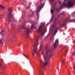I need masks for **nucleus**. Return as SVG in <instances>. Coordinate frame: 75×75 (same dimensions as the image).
I'll use <instances>...</instances> for the list:
<instances>
[{
    "mask_svg": "<svg viewBox=\"0 0 75 75\" xmlns=\"http://www.w3.org/2000/svg\"><path fill=\"white\" fill-rule=\"evenodd\" d=\"M42 0H40V1H42Z\"/></svg>",
    "mask_w": 75,
    "mask_h": 75,
    "instance_id": "7c9ffc66",
    "label": "nucleus"
},
{
    "mask_svg": "<svg viewBox=\"0 0 75 75\" xmlns=\"http://www.w3.org/2000/svg\"><path fill=\"white\" fill-rule=\"evenodd\" d=\"M38 4V2H37L36 3V5H37V4Z\"/></svg>",
    "mask_w": 75,
    "mask_h": 75,
    "instance_id": "4be33fe9",
    "label": "nucleus"
},
{
    "mask_svg": "<svg viewBox=\"0 0 75 75\" xmlns=\"http://www.w3.org/2000/svg\"><path fill=\"white\" fill-rule=\"evenodd\" d=\"M44 25H45V23H41L39 28L37 30V32L40 34V35L39 36L36 38V42H38V39H41L42 38L43 35L46 31V29L44 27Z\"/></svg>",
    "mask_w": 75,
    "mask_h": 75,
    "instance_id": "7ed1b4c3",
    "label": "nucleus"
},
{
    "mask_svg": "<svg viewBox=\"0 0 75 75\" xmlns=\"http://www.w3.org/2000/svg\"><path fill=\"white\" fill-rule=\"evenodd\" d=\"M75 13L74 12H73L72 14V16H73V17H74V13Z\"/></svg>",
    "mask_w": 75,
    "mask_h": 75,
    "instance_id": "a211bd4d",
    "label": "nucleus"
},
{
    "mask_svg": "<svg viewBox=\"0 0 75 75\" xmlns=\"http://www.w3.org/2000/svg\"><path fill=\"white\" fill-rule=\"evenodd\" d=\"M73 43H75V41H74V42H73Z\"/></svg>",
    "mask_w": 75,
    "mask_h": 75,
    "instance_id": "393cba45",
    "label": "nucleus"
},
{
    "mask_svg": "<svg viewBox=\"0 0 75 75\" xmlns=\"http://www.w3.org/2000/svg\"><path fill=\"white\" fill-rule=\"evenodd\" d=\"M31 16H32V15H31Z\"/></svg>",
    "mask_w": 75,
    "mask_h": 75,
    "instance_id": "72a5a7b5",
    "label": "nucleus"
},
{
    "mask_svg": "<svg viewBox=\"0 0 75 75\" xmlns=\"http://www.w3.org/2000/svg\"><path fill=\"white\" fill-rule=\"evenodd\" d=\"M3 32H4V31H3V30H1V32H0V33H1V35H2V39L3 38V37H4V35L3 34V33H2Z\"/></svg>",
    "mask_w": 75,
    "mask_h": 75,
    "instance_id": "f8f14e48",
    "label": "nucleus"
},
{
    "mask_svg": "<svg viewBox=\"0 0 75 75\" xmlns=\"http://www.w3.org/2000/svg\"><path fill=\"white\" fill-rule=\"evenodd\" d=\"M31 5V4H30L29 6H28V8H27V9H28V8H29V7H30V5Z\"/></svg>",
    "mask_w": 75,
    "mask_h": 75,
    "instance_id": "2eb2a0df",
    "label": "nucleus"
},
{
    "mask_svg": "<svg viewBox=\"0 0 75 75\" xmlns=\"http://www.w3.org/2000/svg\"><path fill=\"white\" fill-rule=\"evenodd\" d=\"M37 44V42H36L35 43V45L34 46V49L33 50V52L32 55H34L35 54H36L37 56H38V54H37V46L36 45Z\"/></svg>",
    "mask_w": 75,
    "mask_h": 75,
    "instance_id": "6e6552de",
    "label": "nucleus"
},
{
    "mask_svg": "<svg viewBox=\"0 0 75 75\" xmlns=\"http://www.w3.org/2000/svg\"><path fill=\"white\" fill-rule=\"evenodd\" d=\"M54 0H51V1L52 2H51V4H52V2H53Z\"/></svg>",
    "mask_w": 75,
    "mask_h": 75,
    "instance_id": "f3484780",
    "label": "nucleus"
},
{
    "mask_svg": "<svg viewBox=\"0 0 75 75\" xmlns=\"http://www.w3.org/2000/svg\"><path fill=\"white\" fill-rule=\"evenodd\" d=\"M41 44H40V50H41Z\"/></svg>",
    "mask_w": 75,
    "mask_h": 75,
    "instance_id": "6ab92c4d",
    "label": "nucleus"
},
{
    "mask_svg": "<svg viewBox=\"0 0 75 75\" xmlns=\"http://www.w3.org/2000/svg\"><path fill=\"white\" fill-rule=\"evenodd\" d=\"M54 9H51V12L52 15L50 20L51 21H52V20H53V13H54Z\"/></svg>",
    "mask_w": 75,
    "mask_h": 75,
    "instance_id": "9d476101",
    "label": "nucleus"
},
{
    "mask_svg": "<svg viewBox=\"0 0 75 75\" xmlns=\"http://www.w3.org/2000/svg\"><path fill=\"white\" fill-rule=\"evenodd\" d=\"M41 67H42V65H41Z\"/></svg>",
    "mask_w": 75,
    "mask_h": 75,
    "instance_id": "2f4dec72",
    "label": "nucleus"
},
{
    "mask_svg": "<svg viewBox=\"0 0 75 75\" xmlns=\"http://www.w3.org/2000/svg\"><path fill=\"white\" fill-rule=\"evenodd\" d=\"M75 3V1L74 0H69L68 3L65 4V1L63 2V4L62 5L61 7H59V9L54 8V9L56 11V13H59L60 9L62 8L63 7H67V8H71L72 7L74 4Z\"/></svg>",
    "mask_w": 75,
    "mask_h": 75,
    "instance_id": "20e7f679",
    "label": "nucleus"
},
{
    "mask_svg": "<svg viewBox=\"0 0 75 75\" xmlns=\"http://www.w3.org/2000/svg\"><path fill=\"white\" fill-rule=\"evenodd\" d=\"M0 67H1V68L2 67V64H0Z\"/></svg>",
    "mask_w": 75,
    "mask_h": 75,
    "instance_id": "aec40b11",
    "label": "nucleus"
},
{
    "mask_svg": "<svg viewBox=\"0 0 75 75\" xmlns=\"http://www.w3.org/2000/svg\"><path fill=\"white\" fill-rule=\"evenodd\" d=\"M0 8H4V7H3L2 5H0Z\"/></svg>",
    "mask_w": 75,
    "mask_h": 75,
    "instance_id": "ddd939ff",
    "label": "nucleus"
},
{
    "mask_svg": "<svg viewBox=\"0 0 75 75\" xmlns=\"http://www.w3.org/2000/svg\"><path fill=\"white\" fill-rule=\"evenodd\" d=\"M43 7H44V4H41L39 5V6L37 9L36 14L38 16L37 19V20H38V18H39V13H40V10H41V8Z\"/></svg>",
    "mask_w": 75,
    "mask_h": 75,
    "instance_id": "423d86ee",
    "label": "nucleus"
},
{
    "mask_svg": "<svg viewBox=\"0 0 75 75\" xmlns=\"http://www.w3.org/2000/svg\"><path fill=\"white\" fill-rule=\"evenodd\" d=\"M64 61H62V64H64Z\"/></svg>",
    "mask_w": 75,
    "mask_h": 75,
    "instance_id": "412c9836",
    "label": "nucleus"
},
{
    "mask_svg": "<svg viewBox=\"0 0 75 75\" xmlns=\"http://www.w3.org/2000/svg\"><path fill=\"white\" fill-rule=\"evenodd\" d=\"M23 28H25V27H23Z\"/></svg>",
    "mask_w": 75,
    "mask_h": 75,
    "instance_id": "c756f323",
    "label": "nucleus"
},
{
    "mask_svg": "<svg viewBox=\"0 0 75 75\" xmlns=\"http://www.w3.org/2000/svg\"><path fill=\"white\" fill-rule=\"evenodd\" d=\"M74 69H75V66H74Z\"/></svg>",
    "mask_w": 75,
    "mask_h": 75,
    "instance_id": "b1692460",
    "label": "nucleus"
},
{
    "mask_svg": "<svg viewBox=\"0 0 75 75\" xmlns=\"http://www.w3.org/2000/svg\"><path fill=\"white\" fill-rule=\"evenodd\" d=\"M23 56H24V57H28V56L27 55H24Z\"/></svg>",
    "mask_w": 75,
    "mask_h": 75,
    "instance_id": "dca6fc26",
    "label": "nucleus"
},
{
    "mask_svg": "<svg viewBox=\"0 0 75 75\" xmlns=\"http://www.w3.org/2000/svg\"><path fill=\"white\" fill-rule=\"evenodd\" d=\"M38 70L39 72V75H44V72L41 71V67H38Z\"/></svg>",
    "mask_w": 75,
    "mask_h": 75,
    "instance_id": "1a4fd4ad",
    "label": "nucleus"
},
{
    "mask_svg": "<svg viewBox=\"0 0 75 75\" xmlns=\"http://www.w3.org/2000/svg\"><path fill=\"white\" fill-rule=\"evenodd\" d=\"M6 25V24H5V25Z\"/></svg>",
    "mask_w": 75,
    "mask_h": 75,
    "instance_id": "f704fd0d",
    "label": "nucleus"
},
{
    "mask_svg": "<svg viewBox=\"0 0 75 75\" xmlns=\"http://www.w3.org/2000/svg\"><path fill=\"white\" fill-rule=\"evenodd\" d=\"M66 54H67V52H66V53H65V56H66Z\"/></svg>",
    "mask_w": 75,
    "mask_h": 75,
    "instance_id": "5701e85b",
    "label": "nucleus"
},
{
    "mask_svg": "<svg viewBox=\"0 0 75 75\" xmlns=\"http://www.w3.org/2000/svg\"><path fill=\"white\" fill-rule=\"evenodd\" d=\"M8 41L10 42V40H8Z\"/></svg>",
    "mask_w": 75,
    "mask_h": 75,
    "instance_id": "bb28decb",
    "label": "nucleus"
},
{
    "mask_svg": "<svg viewBox=\"0 0 75 75\" xmlns=\"http://www.w3.org/2000/svg\"><path fill=\"white\" fill-rule=\"evenodd\" d=\"M48 23L47 24V25H48Z\"/></svg>",
    "mask_w": 75,
    "mask_h": 75,
    "instance_id": "c85d7f7f",
    "label": "nucleus"
},
{
    "mask_svg": "<svg viewBox=\"0 0 75 75\" xmlns=\"http://www.w3.org/2000/svg\"><path fill=\"white\" fill-rule=\"evenodd\" d=\"M1 41H2V39H0V44H2V45L3 44V42H1Z\"/></svg>",
    "mask_w": 75,
    "mask_h": 75,
    "instance_id": "4468645a",
    "label": "nucleus"
},
{
    "mask_svg": "<svg viewBox=\"0 0 75 75\" xmlns=\"http://www.w3.org/2000/svg\"><path fill=\"white\" fill-rule=\"evenodd\" d=\"M59 3L60 4H61V2H60Z\"/></svg>",
    "mask_w": 75,
    "mask_h": 75,
    "instance_id": "cd10ccee",
    "label": "nucleus"
},
{
    "mask_svg": "<svg viewBox=\"0 0 75 75\" xmlns=\"http://www.w3.org/2000/svg\"><path fill=\"white\" fill-rule=\"evenodd\" d=\"M9 12L8 13V17L9 18L8 23H10L11 22V18H13V16L11 15V11H12L11 9V8H9Z\"/></svg>",
    "mask_w": 75,
    "mask_h": 75,
    "instance_id": "0eeeda50",
    "label": "nucleus"
},
{
    "mask_svg": "<svg viewBox=\"0 0 75 75\" xmlns=\"http://www.w3.org/2000/svg\"><path fill=\"white\" fill-rule=\"evenodd\" d=\"M59 44V40H58V39H57L55 40L53 46V49L52 47L50 49L48 48L45 54L42 53L45 62H43L42 60L40 59V62L43 66H46L47 65L48 60L50 58V57H51L53 55L52 51H54L55 49L57 48Z\"/></svg>",
    "mask_w": 75,
    "mask_h": 75,
    "instance_id": "f257e3e1",
    "label": "nucleus"
},
{
    "mask_svg": "<svg viewBox=\"0 0 75 75\" xmlns=\"http://www.w3.org/2000/svg\"><path fill=\"white\" fill-rule=\"evenodd\" d=\"M36 27H35L34 24L33 25H32L30 29L29 28V27L27 28H26V33L25 35H22V36H25L26 38H27L28 37H29V35L28 34L30 33H31V30H33L34 29V28H36Z\"/></svg>",
    "mask_w": 75,
    "mask_h": 75,
    "instance_id": "39448f33",
    "label": "nucleus"
},
{
    "mask_svg": "<svg viewBox=\"0 0 75 75\" xmlns=\"http://www.w3.org/2000/svg\"><path fill=\"white\" fill-rule=\"evenodd\" d=\"M33 13H34V12H33Z\"/></svg>",
    "mask_w": 75,
    "mask_h": 75,
    "instance_id": "473e14b6",
    "label": "nucleus"
},
{
    "mask_svg": "<svg viewBox=\"0 0 75 75\" xmlns=\"http://www.w3.org/2000/svg\"><path fill=\"white\" fill-rule=\"evenodd\" d=\"M60 21H59V22H58V23H60Z\"/></svg>",
    "mask_w": 75,
    "mask_h": 75,
    "instance_id": "a878e982",
    "label": "nucleus"
},
{
    "mask_svg": "<svg viewBox=\"0 0 75 75\" xmlns=\"http://www.w3.org/2000/svg\"><path fill=\"white\" fill-rule=\"evenodd\" d=\"M68 21H69V22H75V19L71 20L70 18H68L66 20L64 21L63 24L62 25H60V26L59 27H57V23L56 22L54 23L53 25H52V28L53 29H54V32L52 36L55 35L56 34V33L58 32V31L61 28H62V27H64V26L65 25V24L68 23Z\"/></svg>",
    "mask_w": 75,
    "mask_h": 75,
    "instance_id": "f03ea898",
    "label": "nucleus"
},
{
    "mask_svg": "<svg viewBox=\"0 0 75 75\" xmlns=\"http://www.w3.org/2000/svg\"><path fill=\"white\" fill-rule=\"evenodd\" d=\"M64 14V13H61L59 14L58 16H56V17L57 18H59L60 17V16H61V15H63Z\"/></svg>",
    "mask_w": 75,
    "mask_h": 75,
    "instance_id": "9b49d317",
    "label": "nucleus"
}]
</instances>
